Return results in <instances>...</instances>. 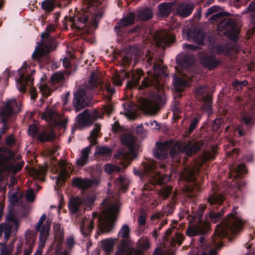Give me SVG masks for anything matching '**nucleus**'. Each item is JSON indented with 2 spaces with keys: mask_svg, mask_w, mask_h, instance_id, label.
I'll use <instances>...</instances> for the list:
<instances>
[{
  "mask_svg": "<svg viewBox=\"0 0 255 255\" xmlns=\"http://www.w3.org/2000/svg\"><path fill=\"white\" fill-rule=\"evenodd\" d=\"M199 169L198 167L194 165L186 167L181 176L185 180L193 181L195 179V174L198 172Z\"/></svg>",
  "mask_w": 255,
  "mask_h": 255,
  "instance_id": "nucleus-24",
  "label": "nucleus"
},
{
  "mask_svg": "<svg viewBox=\"0 0 255 255\" xmlns=\"http://www.w3.org/2000/svg\"><path fill=\"white\" fill-rule=\"evenodd\" d=\"M129 74L131 79L128 82L127 87L128 88L132 89L137 85L139 80L143 75V73L142 71L140 70H136L134 72L132 71L131 73Z\"/></svg>",
  "mask_w": 255,
  "mask_h": 255,
  "instance_id": "nucleus-25",
  "label": "nucleus"
},
{
  "mask_svg": "<svg viewBox=\"0 0 255 255\" xmlns=\"http://www.w3.org/2000/svg\"><path fill=\"white\" fill-rule=\"evenodd\" d=\"M42 8L47 12H51L54 7V2L50 0H46L41 4Z\"/></svg>",
  "mask_w": 255,
  "mask_h": 255,
  "instance_id": "nucleus-46",
  "label": "nucleus"
},
{
  "mask_svg": "<svg viewBox=\"0 0 255 255\" xmlns=\"http://www.w3.org/2000/svg\"><path fill=\"white\" fill-rule=\"evenodd\" d=\"M88 16L87 14H83L78 17L75 21L73 17L66 16L63 21V23L66 27V22L69 21L71 23V27L78 30H82L87 26Z\"/></svg>",
  "mask_w": 255,
  "mask_h": 255,
  "instance_id": "nucleus-17",
  "label": "nucleus"
},
{
  "mask_svg": "<svg viewBox=\"0 0 255 255\" xmlns=\"http://www.w3.org/2000/svg\"><path fill=\"white\" fill-rule=\"evenodd\" d=\"M53 139L54 137H52L51 134L46 133L44 132L38 135V139L42 142L51 141Z\"/></svg>",
  "mask_w": 255,
  "mask_h": 255,
  "instance_id": "nucleus-54",
  "label": "nucleus"
},
{
  "mask_svg": "<svg viewBox=\"0 0 255 255\" xmlns=\"http://www.w3.org/2000/svg\"><path fill=\"white\" fill-rule=\"evenodd\" d=\"M140 248L146 250L150 247L149 240L146 237H143L141 238L137 243Z\"/></svg>",
  "mask_w": 255,
  "mask_h": 255,
  "instance_id": "nucleus-50",
  "label": "nucleus"
},
{
  "mask_svg": "<svg viewBox=\"0 0 255 255\" xmlns=\"http://www.w3.org/2000/svg\"><path fill=\"white\" fill-rule=\"evenodd\" d=\"M224 196L218 193H214L208 198V202L210 204H221L224 201Z\"/></svg>",
  "mask_w": 255,
  "mask_h": 255,
  "instance_id": "nucleus-40",
  "label": "nucleus"
},
{
  "mask_svg": "<svg viewBox=\"0 0 255 255\" xmlns=\"http://www.w3.org/2000/svg\"><path fill=\"white\" fill-rule=\"evenodd\" d=\"M25 198L26 201L29 202H33L34 201L35 196L34 191L32 189L27 190Z\"/></svg>",
  "mask_w": 255,
  "mask_h": 255,
  "instance_id": "nucleus-61",
  "label": "nucleus"
},
{
  "mask_svg": "<svg viewBox=\"0 0 255 255\" xmlns=\"http://www.w3.org/2000/svg\"><path fill=\"white\" fill-rule=\"evenodd\" d=\"M21 110V106L15 100L7 101L1 108L0 112V122L4 123V128H7V119L11 116L17 114Z\"/></svg>",
  "mask_w": 255,
  "mask_h": 255,
  "instance_id": "nucleus-9",
  "label": "nucleus"
},
{
  "mask_svg": "<svg viewBox=\"0 0 255 255\" xmlns=\"http://www.w3.org/2000/svg\"><path fill=\"white\" fill-rule=\"evenodd\" d=\"M203 143L201 141L190 140L186 143L177 142L178 155L179 153L185 152L189 156L197 152L203 146Z\"/></svg>",
  "mask_w": 255,
  "mask_h": 255,
  "instance_id": "nucleus-13",
  "label": "nucleus"
},
{
  "mask_svg": "<svg viewBox=\"0 0 255 255\" xmlns=\"http://www.w3.org/2000/svg\"><path fill=\"white\" fill-rule=\"evenodd\" d=\"M157 147L154 151L155 157L162 159L167 157L168 153L175 161H179L177 149V142L173 140L166 141L163 143H157Z\"/></svg>",
  "mask_w": 255,
  "mask_h": 255,
  "instance_id": "nucleus-5",
  "label": "nucleus"
},
{
  "mask_svg": "<svg viewBox=\"0 0 255 255\" xmlns=\"http://www.w3.org/2000/svg\"><path fill=\"white\" fill-rule=\"evenodd\" d=\"M90 151V146L86 147L81 151V155L76 161L78 166H83L88 162Z\"/></svg>",
  "mask_w": 255,
  "mask_h": 255,
  "instance_id": "nucleus-29",
  "label": "nucleus"
},
{
  "mask_svg": "<svg viewBox=\"0 0 255 255\" xmlns=\"http://www.w3.org/2000/svg\"><path fill=\"white\" fill-rule=\"evenodd\" d=\"M6 221L7 223L4 225L3 230L5 237L7 239L12 232H17L19 222L17 217L11 212L7 215Z\"/></svg>",
  "mask_w": 255,
  "mask_h": 255,
  "instance_id": "nucleus-14",
  "label": "nucleus"
},
{
  "mask_svg": "<svg viewBox=\"0 0 255 255\" xmlns=\"http://www.w3.org/2000/svg\"><path fill=\"white\" fill-rule=\"evenodd\" d=\"M103 84L104 86V87L102 86V88L105 89L108 93L112 94L114 93L115 90L113 88H112L111 86V85L109 83V82H105V84L103 83Z\"/></svg>",
  "mask_w": 255,
  "mask_h": 255,
  "instance_id": "nucleus-64",
  "label": "nucleus"
},
{
  "mask_svg": "<svg viewBox=\"0 0 255 255\" xmlns=\"http://www.w3.org/2000/svg\"><path fill=\"white\" fill-rule=\"evenodd\" d=\"M144 167V169L145 170V172L147 174L151 173V174L149 176L152 178V176L155 174L153 173L155 171V163H146Z\"/></svg>",
  "mask_w": 255,
  "mask_h": 255,
  "instance_id": "nucleus-52",
  "label": "nucleus"
},
{
  "mask_svg": "<svg viewBox=\"0 0 255 255\" xmlns=\"http://www.w3.org/2000/svg\"><path fill=\"white\" fill-rule=\"evenodd\" d=\"M105 170L107 173L111 174L114 172H121V168L117 165L111 164H107L105 166Z\"/></svg>",
  "mask_w": 255,
  "mask_h": 255,
  "instance_id": "nucleus-47",
  "label": "nucleus"
},
{
  "mask_svg": "<svg viewBox=\"0 0 255 255\" xmlns=\"http://www.w3.org/2000/svg\"><path fill=\"white\" fill-rule=\"evenodd\" d=\"M56 26L54 24L50 23L48 24L45 31L41 34V37L44 41L48 40L49 42L57 43L55 39L50 36V34L53 32L56 29Z\"/></svg>",
  "mask_w": 255,
  "mask_h": 255,
  "instance_id": "nucleus-26",
  "label": "nucleus"
},
{
  "mask_svg": "<svg viewBox=\"0 0 255 255\" xmlns=\"http://www.w3.org/2000/svg\"><path fill=\"white\" fill-rule=\"evenodd\" d=\"M118 211L117 206H111L103 210L99 216V234L109 233L114 228L116 215Z\"/></svg>",
  "mask_w": 255,
  "mask_h": 255,
  "instance_id": "nucleus-4",
  "label": "nucleus"
},
{
  "mask_svg": "<svg viewBox=\"0 0 255 255\" xmlns=\"http://www.w3.org/2000/svg\"><path fill=\"white\" fill-rule=\"evenodd\" d=\"M57 46V43L49 42V41H44L42 39L41 42L37 43L33 53L32 54V58L36 61H40L41 59L46 55L51 50H54Z\"/></svg>",
  "mask_w": 255,
  "mask_h": 255,
  "instance_id": "nucleus-12",
  "label": "nucleus"
},
{
  "mask_svg": "<svg viewBox=\"0 0 255 255\" xmlns=\"http://www.w3.org/2000/svg\"><path fill=\"white\" fill-rule=\"evenodd\" d=\"M121 140L123 144L128 147L129 151L126 152L123 149H120L115 154L114 157L117 160H120L118 163L123 165L125 168L130 164V160L136 157L137 153L134 148L135 138L132 134L127 133L122 136Z\"/></svg>",
  "mask_w": 255,
  "mask_h": 255,
  "instance_id": "nucleus-1",
  "label": "nucleus"
},
{
  "mask_svg": "<svg viewBox=\"0 0 255 255\" xmlns=\"http://www.w3.org/2000/svg\"><path fill=\"white\" fill-rule=\"evenodd\" d=\"M170 180V177L166 175H160L159 173L155 174L150 179L152 184H162L166 183Z\"/></svg>",
  "mask_w": 255,
  "mask_h": 255,
  "instance_id": "nucleus-35",
  "label": "nucleus"
},
{
  "mask_svg": "<svg viewBox=\"0 0 255 255\" xmlns=\"http://www.w3.org/2000/svg\"><path fill=\"white\" fill-rule=\"evenodd\" d=\"M64 72H57L50 77V82L52 85L61 84L65 81Z\"/></svg>",
  "mask_w": 255,
  "mask_h": 255,
  "instance_id": "nucleus-37",
  "label": "nucleus"
},
{
  "mask_svg": "<svg viewBox=\"0 0 255 255\" xmlns=\"http://www.w3.org/2000/svg\"><path fill=\"white\" fill-rule=\"evenodd\" d=\"M146 214L144 212L140 214L137 218V222L140 227L144 226L146 224Z\"/></svg>",
  "mask_w": 255,
  "mask_h": 255,
  "instance_id": "nucleus-56",
  "label": "nucleus"
},
{
  "mask_svg": "<svg viewBox=\"0 0 255 255\" xmlns=\"http://www.w3.org/2000/svg\"><path fill=\"white\" fill-rule=\"evenodd\" d=\"M140 109L145 113L154 115L158 110V104L153 100L142 99L139 102Z\"/></svg>",
  "mask_w": 255,
  "mask_h": 255,
  "instance_id": "nucleus-18",
  "label": "nucleus"
},
{
  "mask_svg": "<svg viewBox=\"0 0 255 255\" xmlns=\"http://www.w3.org/2000/svg\"><path fill=\"white\" fill-rule=\"evenodd\" d=\"M221 10V7L218 6L214 5L209 8L205 13L206 17L209 16L210 15L218 12Z\"/></svg>",
  "mask_w": 255,
  "mask_h": 255,
  "instance_id": "nucleus-58",
  "label": "nucleus"
},
{
  "mask_svg": "<svg viewBox=\"0 0 255 255\" xmlns=\"http://www.w3.org/2000/svg\"><path fill=\"white\" fill-rule=\"evenodd\" d=\"M18 85H19V89L24 92L25 91L26 86H31L33 81V79L30 75H24L21 74L16 80Z\"/></svg>",
  "mask_w": 255,
  "mask_h": 255,
  "instance_id": "nucleus-23",
  "label": "nucleus"
},
{
  "mask_svg": "<svg viewBox=\"0 0 255 255\" xmlns=\"http://www.w3.org/2000/svg\"><path fill=\"white\" fill-rule=\"evenodd\" d=\"M113 150L108 146H98L96 154L104 157L111 156Z\"/></svg>",
  "mask_w": 255,
  "mask_h": 255,
  "instance_id": "nucleus-39",
  "label": "nucleus"
},
{
  "mask_svg": "<svg viewBox=\"0 0 255 255\" xmlns=\"http://www.w3.org/2000/svg\"><path fill=\"white\" fill-rule=\"evenodd\" d=\"M165 68L160 64L155 63L153 66L154 75L149 78H146L142 82L140 88H145L149 86H153L159 90L161 88V77L164 75Z\"/></svg>",
  "mask_w": 255,
  "mask_h": 255,
  "instance_id": "nucleus-7",
  "label": "nucleus"
},
{
  "mask_svg": "<svg viewBox=\"0 0 255 255\" xmlns=\"http://www.w3.org/2000/svg\"><path fill=\"white\" fill-rule=\"evenodd\" d=\"M135 19L134 14L133 12L128 13L126 17L122 19L118 23L119 27L127 26L132 24L134 23ZM118 27V25L115 26V28Z\"/></svg>",
  "mask_w": 255,
  "mask_h": 255,
  "instance_id": "nucleus-31",
  "label": "nucleus"
},
{
  "mask_svg": "<svg viewBox=\"0 0 255 255\" xmlns=\"http://www.w3.org/2000/svg\"><path fill=\"white\" fill-rule=\"evenodd\" d=\"M129 77H130V74L124 71H122L120 74L116 73L113 77V83L117 86H121L123 80L125 78H128Z\"/></svg>",
  "mask_w": 255,
  "mask_h": 255,
  "instance_id": "nucleus-38",
  "label": "nucleus"
},
{
  "mask_svg": "<svg viewBox=\"0 0 255 255\" xmlns=\"http://www.w3.org/2000/svg\"><path fill=\"white\" fill-rule=\"evenodd\" d=\"M173 84L175 90L177 92H181L183 87L188 84V82L181 78L175 77Z\"/></svg>",
  "mask_w": 255,
  "mask_h": 255,
  "instance_id": "nucleus-41",
  "label": "nucleus"
},
{
  "mask_svg": "<svg viewBox=\"0 0 255 255\" xmlns=\"http://www.w3.org/2000/svg\"><path fill=\"white\" fill-rule=\"evenodd\" d=\"M200 63L204 67L212 70L218 66L221 61L212 55H205L200 59Z\"/></svg>",
  "mask_w": 255,
  "mask_h": 255,
  "instance_id": "nucleus-21",
  "label": "nucleus"
},
{
  "mask_svg": "<svg viewBox=\"0 0 255 255\" xmlns=\"http://www.w3.org/2000/svg\"><path fill=\"white\" fill-rule=\"evenodd\" d=\"M12 251L13 248L12 247L4 246L0 251V255H11Z\"/></svg>",
  "mask_w": 255,
  "mask_h": 255,
  "instance_id": "nucleus-60",
  "label": "nucleus"
},
{
  "mask_svg": "<svg viewBox=\"0 0 255 255\" xmlns=\"http://www.w3.org/2000/svg\"><path fill=\"white\" fill-rule=\"evenodd\" d=\"M183 237L182 235L180 233L175 234L174 237H173L171 241V245L172 246H175L176 244L180 245L182 244Z\"/></svg>",
  "mask_w": 255,
  "mask_h": 255,
  "instance_id": "nucleus-51",
  "label": "nucleus"
},
{
  "mask_svg": "<svg viewBox=\"0 0 255 255\" xmlns=\"http://www.w3.org/2000/svg\"><path fill=\"white\" fill-rule=\"evenodd\" d=\"M209 229V224L201 222L198 224L191 225L186 230V234L190 237H193L200 234H206Z\"/></svg>",
  "mask_w": 255,
  "mask_h": 255,
  "instance_id": "nucleus-16",
  "label": "nucleus"
},
{
  "mask_svg": "<svg viewBox=\"0 0 255 255\" xmlns=\"http://www.w3.org/2000/svg\"><path fill=\"white\" fill-rule=\"evenodd\" d=\"M237 209V207L234 208L233 213L227 216L221 224L217 226L214 233L215 236L224 237L229 231L235 233L240 230L242 222L235 216Z\"/></svg>",
  "mask_w": 255,
  "mask_h": 255,
  "instance_id": "nucleus-2",
  "label": "nucleus"
},
{
  "mask_svg": "<svg viewBox=\"0 0 255 255\" xmlns=\"http://www.w3.org/2000/svg\"><path fill=\"white\" fill-rule=\"evenodd\" d=\"M101 130V126L95 124L94 129L91 131L90 134V141L92 145L96 143V138L98 136L99 133Z\"/></svg>",
  "mask_w": 255,
  "mask_h": 255,
  "instance_id": "nucleus-42",
  "label": "nucleus"
},
{
  "mask_svg": "<svg viewBox=\"0 0 255 255\" xmlns=\"http://www.w3.org/2000/svg\"><path fill=\"white\" fill-rule=\"evenodd\" d=\"M114 244V239L111 238L104 239L101 242V248L108 255L113 252Z\"/></svg>",
  "mask_w": 255,
  "mask_h": 255,
  "instance_id": "nucleus-27",
  "label": "nucleus"
},
{
  "mask_svg": "<svg viewBox=\"0 0 255 255\" xmlns=\"http://www.w3.org/2000/svg\"><path fill=\"white\" fill-rule=\"evenodd\" d=\"M51 222L47 218L45 214H43L35 226V230L39 232V248L42 249L49 236Z\"/></svg>",
  "mask_w": 255,
  "mask_h": 255,
  "instance_id": "nucleus-6",
  "label": "nucleus"
},
{
  "mask_svg": "<svg viewBox=\"0 0 255 255\" xmlns=\"http://www.w3.org/2000/svg\"><path fill=\"white\" fill-rule=\"evenodd\" d=\"M101 82L99 75L97 73L93 72L90 76L87 87L89 89L94 88L96 87L99 84H101ZM102 82H103L102 81Z\"/></svg>",
  "mask_w": 255,
  "mask_h": 255,
  "instance_id": "nucleus-32",
  "label": "nucleus"
},
{
  "mask_svg": "<svg viewBox=\"0 0 255 255\" xmlns=\"http://www.w3.org/2000/svg\"><path fill=\"white\" fill-rule=\"evenodd\" d=\"M13 157V153L9 149H0V175L3 173L15 174L20 170L23 163H12L11 160Z\"/></svg>",
  "mask_w": 255,
  "mask_h": 255,
  "instance_id": "nucleus-3",
  "label": "nucleus"
},
{
  "mask_svg": "<svg viewBox=\"0 0 255 255\" xmlns=\"http://www.w3.org/2000/svg\"><path fill=\"white\" fill-rule=\"evenodd\" d=\"M130 229L128 225H124L119 232V236L124 238L128 239L129 237Z\"/></svg>",
  "mask_w": 255,
  "mask_h": 255,
  "instance_id": "nucleus-49",
  "label": "nucleus"
},
{
  "mask_svg": "<svg viewBox=\"0 0 255 255\" xmlns=\"http://www.w3.org/2000/svg\"><path fill=\"white\" fill-rule=\"evenodd\" d=\"M85 91L82 89L79 90L75 94L73 105L76 112L82 110L88 105L85 98Z\"/></svg>",
  "mask_w": 255,
  "mask_h": 255,
  "instance_id": "nucleus-20",
  "label": "nucleus"
},
{
  "mask_svg": "<svg viewBox=\"0 0 255 255\" xmlns=\"http://www.w3.org/2000/svg\"><path fill=\"white\" fill-rule=\"evenodd\" d=\"M118 181L123 188H127L128 186V182L126 178L123 176H120L118 178Z\"/></svg>",
  "mask_w": 255,
  "mask_h": 255,
  "instance_id": "nucleus-62",
  "label": "nucleus"
},
{
  "mask_svg": "<svg viewBox=\"0 0 255 255\" xmlns=\"http://www.w3.org/2000/svg\"><path fill=\"white\" fill-rule=\"evenodd\" d=\"M223 213V210L221 212H215V211L210 212L209 213V216L211 221L214 223H217L221 219Z\"/></svg>",
  "mask_w": 255,
  "mask_h": 255,
  "instance_id": "nucleus-48",
  "label": "nucleus"
},
{
  "mask_svg": "<svg viewBox=\"0 0 255 255\" xmlns=\"http://www.w3.org/2000/svg\"><path fill=\"white\" fill-rule=\"evenodd\" d=\"M46 170V167L40 166L38 168L33 169L31 172L32 174L35 176V177L40 178L42 176L45 174Z\"/></svg>",
  "mask_w": 255,
  "mask_h": 255,
  "instance_id": "nucleus-44",
  "label": "nucleus"
},
{
  "mask_svg": "<svg viewBox=\"0 0 255 255\" xmlns=\"http://www.w3.org/2000/svg\"><path fill=\"white\" fill-rule=\"evenodd\" d=\"M215 149H213L212 151L205 152L203 155V159L205 161L214 158Z\"/></svg>",
  "mask_w": 255,
  "mask_h": 255,
  "instance_id": "nucleus-59",
  "label": "nucleus"
},
{
  "mask_svg": "<svg viewBox=\"0 0 255 255\" xmlns=\"http://www.w3.org/2000/svg\"><path fill=\"white\" fill-rule=\"evenodd\" d=\"M137 15L140 20L146 21L152 18L153 14L150 8H145L138 10Z\"/></svg>",
  "mask_w": 255,
  "mask_h": 255,
  "instance_id": "nucleus-34",
  "label": "nucleus"
},
{
  "mask_svg": "<svg viewBox=\"0 0 255 255\" xmlns=\"http://www.w3.org/2000/svg\"><path fill=\"white\" fill-rule=\"evenodd\" d=\"M130 248L128 247L127 242L123 240L117 247V251L115 255H129Z\"/></svg>",
  "mask_w": 255,
  "mask_h": 255,
  "instance_id": "nucleus-36",
  "label": "nucleus"
},
{
  "mask_svg": "<svg viewBox=\"0 0 255 255\" xmlns=\"http://www.w3.org/2000/svg\"><path fill=\"white\" fill-rule=\"evenodd\" d=\"M84 200L78 197L71 198L69 203V206L71 212L72 213L78 212L80 206L84 204Z\"/></svg>",
  "mask_w": 255,
  "mask_h": 255,
  "instance_id": "nucleus-30",
  "label": "nucleus"
},
{
  "mask_svg": "<svg viewBox=\"0 0 255 255\" xmlns=\"http://www.w3.org/2000/svg\"><path fill=\"white\" fill-rule=\"evenodd\" d=\"M59 166L61 167L62 171L59 175L58 181V182H59L60 181H64L65 179L66 174H67V171H66V169H65V162L63 160L60 161L59 162Z\"/></svg>",
  "mask_w": 255,
  "mask_h": 255,
  "instance_id": "nucleus-45",
  "label": "nucleus"
},
{
  "mask_svg": "<svg viewBox=\"0 0 255 255\" xmlns=\"http://www.w3.org/2000/svg\"><path fill=\"white\" fill-rule=\"evenodd\" d=\"M98 118L101 116L97 110L90 111L86 109L77 116L76 121L79 127L84 128L91 126Z\"/></svg>",
  "mask_w": 255,
  "mask_h": 255,
  "instance_id": "nucleus-11",
  "label": "nucleus"
},
{
  "mask_svg": "<svg viewBox=\"0 0 255 255\" xmlns=\"http://www.w3.org/2000/svg\"><path fill=\"white\" fill-rule=\"evenodd\" d=\"M194 8L192 3H184L179 4L177 7V12L179 15L182 17H187L189 15Z\"/></svg>",
  "mask_w": 255,
  "mask_h": 255,
  "instance_id": "nucleus-22",
  "label": "nucleus"
},
{
  "mask_svg": "<svg viewBox=\"0 0 255 255\" xmlns=\"http://www.w3.org/2000/svg\"><path fill=\"white\" fill-rule=\"evenodd\" d=\"M218 30L220 35H226L233 40L237 38L238 30L234 21L230 18L222 20L218 25Z\"/></svg>",
  "mask_w": 255,
  "mask_h": 255,
  "instance_id": "nucleus-10",
  "label": "nucleus"
},
{
  "mask_svg": "<svg viewBox=\"0 0 255 255\" xmlns=\"http://www.w3.org/2000/svg\"><path fill=\"white\" fill-rule=\"evenodd\" d=\"M244 13H250L251 16L252 17L253 21L255 23V2L252 1L249 4L248 7L246 8L243 12Z\"/></svg>",
  "mask_w": 255,
  "mask_h": 255,
  "instance_id": "nucleus-43",
  "label": "nucleus"
},
{
  "mask_svg": "<svg viewBox=\"0 0 255 255\" xmlns=\"http://www.w3.org/2000/svg\"><path fill=\"white\" fill-rule=\"evenodd\" d=\"M175 38L174 35L165 31L157 32L154 36L155 44L158 47L164 48L173 43Z\"/></svg>",
  "mask_w": 255,
  "mask_h": 255,
  "instance_id": "nucleus-15",
  "label": "nucleus"
},
{
  "mask_svg": "<svg viewBox=\"0 0 255 255\" xmlns=\"http://www.w3.org/2000/svg\"><path fill=\"white\" fill-rule=\"evenodd\" d=\"M40 90L42 95L45 97H48L51 94L52 90L49 88L47 84H42L40 86Z\"/></svg>",
  "mask_w": 255,
  "mask_h": 255,
  "instance_id": "nucleus-55",
  "label": "nucleus"
},
{
  "mask_svg": "<svg viewBox=\"0 0 255 255\" xmlns=\"http://www.w3.org/2000/svg\"><path fill=\"white\" fill-rule=\"evenodd\" d=\"M172 4L170 2H163L158 5V16H168L171 11Z\"/></svg>",
  "mask_w": 255,
  "mask_h": 255,
  "instance_id": "nucleus-28",
  "label": "nucleus"
},
{
  "mask_svg": "<svg viewBox=\"0 0 255 255\" xmlns=\"http://www.w3.org/2000/svg\"><path fill=\"white\" fill-rule=\"evenodd\" d=\"M102 14L98 13L94 16L92 19L91 24L93 26L94 28H96L98 26V23L102 17Z\"/></svg>",
  "mask_w": 255,
  "mask_h": 255,
  "instance_id": "nucleus-57",
  "label": "nucleus"
},
{
  "mask_svg": "<svg viewBox=\"0 0 255 255\" xmlns=\"http://www.w3.org/2000/svg\"><path fill=\"white\" fill-rule=\"evenodd\" d=\"M188 38H192L198 44H202L205 38L203 32L198 29H195L193 33L191 32L188 33Z\"/></svg>",
  "mask_w": 255,
  "mask_h": 255,
  "instance_id": "nucleus-33",
  "label": "nucleus"
},
{
  "mask_svg": "<svg viewBox=\"0 0 255 255\" xmlns=\"http://www.w3.org/2000/svg\"><path fill=\"white\" fill-rule=\"evenodd\" d=\"M41 118L48 122L52 126H59L65 128L68 122L67 117L60 115L52 109H47L41 114Z\"/></svg>",
  "mask_w": 255,
  "mask_h": 255,
  "instance_id": "nucleus-8",
  "label": "nucleus"
},
{
  "mask_svg": "<svg viewBox=\"0 0 255 255\" xmlns=\"http://www.w3.org/2000/svg\"><path fill=\"white\" fill-rule=\"evenodd\" d=\"M19 195L18 193H12L9 197V200L11 204H15L18 202Z\"/></svg>",
  "mask_w": 255,
  "mask_h": 255,
  "instance_id": "nucleus-63",
  "label": "nucleus"
},
{
  "mask_svg": "<svg viewBox=\"0 0 255 255\" xmlns=\"http://www.w3.org/2000/svg\"><path fill=\"white\" fill-rule=\"evenodd\" d=\"M172 187L171 186H166L163 187L159 191V195L163 197V199L168 198L172 191Z\"/></svg>",
  "mask_w": 255,
  "mask_h": 255,
  "instance_id": "nucleus-53",
  "label": "nucleus"
},
{
  "mask_svg": "<svg viewBox=\"0 0 255 255\" xmlns=\"http://www.w3.org/2000/svg\"><path fill=\"white\" fill-rule=\"evenodd\" d=\"M100 182V180L98 178L88 179L87 178L83 179L80 177L74 178L72 180V183L74 185L83 190L87 189L93 185H98Z\"/></svg>",
  "mask_w": 255,
  "mask_h": 255,
  "instance_id": "nucleus-19",
  "label": "nucleus"
}]
</instances>
